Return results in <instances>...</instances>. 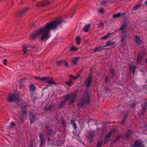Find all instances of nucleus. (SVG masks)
I'll return each instance as SVG.
<instances>
[{"label": "nucleus", "instance_id": "nucleus-40", "mask_svg": "<svg viewBox=\"0 0 147 147\" xmlns=\"http://www.w3.org/2000/svg\"><path fill=\"white\" fill-rule=\"evenodd\" d=\"M110 35V34H108L107 35L102 37L101 38L103 40H106L109 36Z\"/></svg>", "mask_w": 147, "mask_h": 147}, {"label": "nucleus", "instance_id": "nucleus-58", "mask_svg": "<svg viewBox=\"0 0 147 147\" xmlns=\"http://www.w3.org/2000/svg\"><path fill=\"white\" fill-rule=\"evenodd\" d=\"M19 118H20V120L22 121L23 120V119H22V117H19Z\"/></svg>", "mask_w": 147, "mask_h": 147}, {"label": "nucleus", "instance_id": "nucleus-32", "mask_svg": "<svg viewBox=\"0 0 147 147\" xmlns=\"http://www.w3.org/2000/svg\"><path fill=\"white\" fill-rule=\"evenodd\" d=\"M134 145L137 147H139L140 146V143L139 142L136 141L135 142Z\"/></svg>", "mask_w": 147, "mask_h": 147}, {"label": "nucleus", "instance_id": "nucleus-43", "mask_svg": "<svg viewBox=\"0 0 147 147\" xmlns=\"http://www.w3.org/2000/svg\"><path fill=\"white\" fill-rule=\"evenodd\" d=\"M57 143L59 146H61L63 144L62 142H61L60 140H58L57 141Z\"/></svg>", "mask_w": 147, "mask_h": 147}, {"label": "nucleus", "instance_id": "nucleus-21", "mask_svg": "<svg viewBox=\"0 0 147 147\" xmlns=\"http://www.w3.org/2000/svg\"><path fill=\"white\" fill-rule=\"evenodd\" d=\"M112 132V131H111L106 136V138H105V142H106L108 141L109 138L110 137V136H111V134Z\"/></svg>", "mask_w": 147, "mask_h": 147}, {"label": "nucleus", "instance_id": "nucleus-5", "mask_svg": "<svg viewBox=\"0 0 147 147\" xmlns=\"http://www.w3.org/2000/svg\"><path fill=\"white\" fill-rule=\"evenodd\" d=\"M126 24H123L122 26L119 28V30L121 31L119 33L120 36L123 37H126V33L127 32V29L126 28Z\"/></svg>", "mask_w": 147, "mask_h": 147}, {"label": "nucleus", "instance_id": "nucleus-55", "mask_svg": "<svg viewBox=\"0 0 147 147\" xmlns=\"http://www.w3.org/2000/svg\"><path fill=\"white\" fill-rule=\"evenodd\" d=\"M146 106H143L142 109H143V110H144L145 111L146 109Z\"/></svg>", "mask_w": 147, "mask_h": 147}, {"label": "nucleus", "instance_id": "nucleus-35", "mask_svg": "<svg viewBox=\"0 0 147 147\" xmlns=\"http://www.w3.org/2000/svg\"><path fill=\"white\" fill-rule=\"evenodd\" d=\"M109 70L112 76H114L115 75V70L114 68H110L109 69Z\"/></svg>", "mask_w": 147, "mask_h": 147}, {"label": "nucleus", "instance_id": "nucleus-48", "mask_svg": "<svg viewBox=\"0 0 147 147\" xmlns=\"http://www.w3.org/2000/svg\"><path fill=\"white\" fill-rule=\"evenodd\" d=\"M63 63H65V65L66 67H68V64L67 63L63 61Z\"/></svg>", "mask_w": 147, "mask_h": 147}, {"label": "nucleus", "instance_id": "nucleus-44", "mask_svg": "<svg viewBox=\"0 0 147 147\" xmlns=\"http://www.w3.org/2000/svg\"><path fill=\"white\" fill-rule=\"evenodd\" d=\"M19 86L20 87H22L23 85L22 84V81L21 80H20L19 81Z\"/></svg>", "mask_w": 147, "mask_h": 147}, {"label": "nucleus", "instance_id": "nucleus-3", "mask_svg": "<svg viewBox=\"0 0 147 147\" xmlns=\"http://www.w3.org/2000/svg\"><path fill=\"white\" fill-rule=\"evenodd\" d=\"M6 99L7 101L10 102H15L18 103L20 101L19 95L16 94H8Z\"/></svg>", "mask_w": 147, "mask_h": 147}, {"label": "nucleus", "instance_id": "nucleus-38", "mask_svg": "<svg viewBox=\"0 0 147 147\" xmlns=\"http://www.w3.org/2000/svg\"><path fill=\"white\" fill-rule=\"evenodd\" d=\"M108 3V1H106L105 0H103L101 3V4L102 5H106V4Z\"/></svg>", "mask_w": 147, "mask_h": 147}, {"label": "nucleus", "instance_id": "nucleus-18", "mask_svg": "<svg viewBox=\"0 0 147 147\" xmlns=\"http://www.w3.org/2000/svg\"><path fill=\"white\" fill-rule=\"evenodd\" d=\"M126 37H121V47H124L125 45L126 42Z\"/></svg>", "mask_w": 147, "mask_h": 147}, {"label": "nucleus", "instance_id": "nucleus-45", "mask_svg": "<svg viewBox=\"0 0 147 147\" xmlns=\"http://www.w3.org/2000/svg\"><path fill=\"white\" fill-rule=\"evenodd\" d=\"M140 6L139 5H136L134 7V10H137L139 9L140 8Z\"/></svg>", "mask_w": 147, "mask_h": 147}, {"label": "nucleus", "instance_id": "nucleus-24", "mask_svg": "<svg viewBox=\"0 0 147 147\" xmlns=\"http://www.w3.org/2000/svg\"><path fill=\"white\" fill-rule=\"evenodd\" d=\"M28 48V47L26 45H23L22 47V51H23V54H26V53L27 51V49Z\"/></svg>", "mask_w": 147, "mask_h": 147}, {"label": "nucleus", "instance_id": "nucleus-36", "mask_svg": "<svg viewBox=\"0 0 147 147\" xmlns=\"http://www.w3.org/2000/svg\"><path fill=\"white\" fill-rule=\"evenodd\" d=\"M104 26V24L102 21H100V23L98 24V27L99 28H101Z\"/></svg>", "mask_w": 147, "mask_h": 147}, {"label": "nucleus", "instance_id": "nucleus-53", "mask_svg": "<svg viewBox=\"0 0 147 147\" xmlns=\"http://www.w3.org/2000/svg\"><path fill=\"white\" fill-rule=\"evenodd\" d=\"M125 119H124V120L122 121L121 122V125H124L125 123Z\"/></svg>", "mask_w": 147, "mask_h": 147}, {"label": "nucleus", "instance_id": "nucleus-49", "mask_svg": "<svg viewBox=\"0 0 147 147\" xmlns=\"http://www.w3.org/2000/svg\"><path fill=\"white\" fill-rule=\"evenodd\" d=\"M105 81L106 82H109V77L108 76H106L105 78Z\"/></svg>", "mask_w": 147, "mask_h": 147}, {"label": "nucleus", "instance_id": "nucleus-10", "mask_svg": "<svg viewBox=\"0 0 147 147\" xmlns=\"http://www.w3.org/2000/svg\"><path fill=\"white\" fill-rule=\"evenodd\" d=\"M144 54L143 51H141L140 53L138 55L137 58V63L140 64L143 58V55Z\"/></svg>", "mask_w": 147, "mask_h": 147}, {"label": "nucleus", "instance_id": "nucleus-14", "mask_svg": "<svg viewBox=\"0 0 147 147\" xmlns=\"http://www.w3.org/2000/svg\"><path fill=\"white\" fill-rule=\"evenodd\" d=\"M29 90L31 92V94H33L35 91V87L34 84H31L30 86Z\"/></svg>", "mask_w": 147, "mask_h": 147}, {"label": "nucleus", "instance_id": "nucleus-22", "mask_svg": "<svg viewBox=\"0 0 147 147\" xmlns=\"http://www.w3.org/2000/svg\"><path fill=\"white\" fill-rule=\"evenodd\" d=\"M122 15V14L120 12L118 13L117 14H114L113 15V18H118L121 16Z\"/></svg>", "mask_w": 147, "mask_h": 147}, {"label": "nucleus", "instance_id": "nucleus-13", "mask_svg": "<svg viewBox=\"0 0 147 147\" xmlns=\"http://www.w3.org/2000/svg\"><path fill=\"white\" fill-rule=\"evenodd\" d=\"M45 79L44 80H45L47 82L49 83V84L50 85L52 84H56L55 82L53 81H52V78L51 77L49 78H46L45 77Z\"/></svg>", "mask_w": 147, "mask_h": 147}, {"label": "nucleus", "instance_id": "nucleus-19", "mask_svg": "<svg viewBox=\"0 0 147 147\" xmlns=\"http://www.w3.org/2000/svg\"><path fill=\"white\" fill-rule=\"evenodd\" d=\"M79 57H75L73 58L71 60L72 63L74 65L77 64V62L78 61V60L79 59Z\"/></svg>", "mask_w": 147, "mask_h": 147}, {"label": "nucleus", "instance_id": "nucleus-15", "mask_svg": "<svg viewBox=\"0 0 147 147\" xmlns=\"http://www.w3.org/2000/svg\"><path fill=\"white\" fill-rule=\"evenodd\" d=\"M131 130L129 129L128 130L125 135V137L127 139L129 138L131 136Z\"/></svg>", "mask_w": 147, "mask_h": 147}, {"label": "nucleus", "instance_id": "nucleus-16", "mask_svg": "<svg viewBox=\"0 0 147 147\" xmlns=\"http://www.w3.org/2000/svg\"><path fill=\"white\" fill-rule=\"evenodd\" d=\"M135 42L138 45H140L141 43L140 37L138 36H136Z\"/></svg>", "mask_w": 147, "mask_h": 147}, {"label": "nucleus", "instance_id": "nucleus-7", "mask_svg": "<svg viewBox=\"0 0 147 147\" xmlns=\"http://www.w3.org/2000/svg\"><path fill=\"white\" fill-rule=\"evenodd\" d=\"M128 67L130 72H132V74L134 75L135 71L137 69L136 65L133 64H130L128 65Z\"/></svg>", "mask_w": 147, "mask_h": 147}, {"label": "nucleus", "instance_id": "nucleus-9", "mask_svg": "<svg viewBox=\"0 0 147 147\" xmlns=\"http://www.w3.org/2000/svg\"><path fill=\"white\" fill-rule=\"evenodd\" d=\"M29 119L31 123H33L35 122L36 117L34 114L33 113H30L29 115Z\"/></svg>", "mask_w": 147, "mask_h": 147}, {"label": "nucleus", "instance_id": "nucleus-61", "mask_svg": "<svg viewBox=\"0 0 147 147\" xmlns=\"http://www.w3.org/2000/svg\"><path fill=\"white\" fill-rule=\"evenodd\" d=\"M105 90H109L108 88H107V87L105 88Z\"/></svg>", "mask_w": 147, "mask_h": 147}, {"label": "nucleus", "instance_id": "nucleus-23", "mask_svg": "<svg viewBox=\"0 0 147 147\" xmlns=\"http://www.w3.org/2000/svg\"><path fill=\"white\" fill-rule=\"evenodd\" d=\"M90 27V24L86 25L83 28V30L84 32H86L88 31V29Z\"/></svg>", "mask_w": 147, "mask_h": 147}, {"label": "nucleus", "instance_id": "nucleus-20", "mask_svg": "<svg viewBox=\"0 0 147 147\" xmlns=\"http://www.w3.org/2000/svg\"><path fill=\"white\" fill-rule=\"evenodd\" d=\"M21 111L23 116H26L27 114V110L24 107L22 108Z\"/></svg>", "mask_w": 147, "mask_h": 147}, {"label": "nucleus", "instance_id": "nucleus-30", "mask_svg": "<svg viewBox=\"0 0 147 147\" xmlns=\"http://www.w3.org/2000/svg\"><path fill=\"white\" fill-rule=\"evenodd\" d=\"M76 43L78 45L80 44V38L79 36H78L76 38Z\"/></svg>", "mask_w": 147, "mask_h": 147}, {"label": "nucleus", "instance_id": "nucleus-4", "mask_svg": "<svg viewBox=\"0 0 147 147\" xmlns=\"http://www.w3.org/2000/svg\"><path fill=\"white\" fill-rule=\"evenodd\" d=\"M77 96L76 93L74 92L65 95V100H69V105H70L74 102Z\"/></svg>", "mask_w": 147, "mask_h": 147}, {"label": "nucleus", "instance_id": "nucleus-39", "mask_svg": "<svg viewBox=\"0 0 147 147\" xmlns=\"http://www.w3.org/2000/svg\"><path fill=\"white\" fill-rule=\"evenodd\" d=\"M61 123H62V124L63 125V126L64 127H66V126H67L66 123L65 121L63 119L61 120Z\"/></svg>", "mask_w": 147, "mask_h": 147}, {"label": "nucleus", "instance_id": "nucleus-37", "mask_svg": "<svg viewBox=\"0 0 147 147\" xmlns=\"http://www.w3.org/2000/svg\"><path fill=\"white\" fill-rule=\"evenodd\" d=\"M53 132V130L51 129H48L47 131V133L48 135H50Z\"/></svg>", "mask_w": 147, "mask_h": 147}, {"label": "nucleus", "instance_id": "nucleus-62", "mask_svg": "<svg viewBox=\"0 0 147 147\" xmlns=\"http://www.w3.org/2000/svg\"><path fill=\"white\" fill-rule=\"evenodd\" d=\"M145 4L147 5V1L145 2Z\"/></svg>", "mask_w": 147, "mask_h": 147}, {"label": "nucleus", "instance_id": "nucleus-29", "mask_svg": "<svg viewBox=\"0 0 147 147\" xmlns=\"http://www.w3.org/2000/svg\"><path fill=\"white\" fill-rule=\"evenodd\" d=\"M103 142L102 140H100L98 141L96 147H101Z\"/></svg>", "mask_w": 147, "mask_h": 147}, {"label": "nucleus", "instance_id": "nucleus-27", "mask_svg": "<svg viewBox=\"0 0 147 147\" xmlns=\"http://www.w3.org/2000/svg\"><path fill=\"white\" fill-rule=\"evenodd\" d=\"M66 100H65H65H64L61 101L59 105V108H60L62 107H63L64 105L65 104L67 103V102L66 101Z\"/></svg>", "mask_w": 147, "mask_h": 147}, {"label": "nucleus", "instance_id": "nucleus-56", "mask_svg": "<svg viewBox=\"0 0 147 147\" xmlns=\"http://www.w3.org/2000/svg\"><path fill=\"white\" fill-rule=\"evenodd\" d=\"M69 77L70 78H74V76L72 75H70L69 76Z\"/></svg>", "mask_w": 147, "mask_h": 147}, {"label": "nucleus", "instance_id": "nucleus-17", "mask_svg": "<svg viewBox=\"0 0 147 147\" xmlns=\"http://www.w3.org/2000/svg\"><path fill=\"white\" fill-rule=\"evenodd\" d=\"M71 123L74 129L76 130L77 128V125L76 123L73 120H70Z\"/></svg>", "mask_w": 147, "mask_h": 147}, {"label": "nucleus", "instance_id": "nucleus-11", "mask_svg": "<svg viewBox=\"0 0 147 147\" xmlns=\"http://www.w3.org/2000/svg\"><path fill=\"white\" fill-rule=\"evenodd\" d=\"M49 3L50 2L48 1H43L39 2L38 5L39 7H43L49 5Z\"/></svg>", "mask_w": 147, "mask_h": 147}, {"label": "nucleus", "instance_id": "nucleus-64", "mask_svg": "<svg viewBox=\"0 0 147 147\" xmlns=\"http://www.w3.org/2000/svg\"><path fill=\"white\" fill-rule=\"evenodd\" d=\"M146 126L147 127V124H146Z\"/></svg>", "mask_w": 147, "mask_h": 147}, {"label": "nucleus", "instance_id": "nucleus-42", "mask_svg": "<svg viewBox=\"0 0 147 147\" xmlns=\"http://www.w3.org/2000/svg\"><path fill=\"white\" fill-rule=\"evenodd\" d=\"M27 10V9L26 8L22 9L21 11H20V12L21 14H23L25 11Z\"/></svg>", "mask_w": 147, "mask_h": 147}, {"label": "nucleus", "instance_id": "nucleus-31", "mask_svg": "<svg viewBox=\"0 0 147 147\" xmlns=\"http://www.w3.org/2000/svg\"><path fill=\"white\" fill-rule=\"evenodd\" d=\"M39 137L40 138V142H43L44 140V138L43 135L41 133L39 134Z\"/></svg>", "mask_w": 147, "mask_h": 147}, {"label": "nucleus", "instance_id": "nucleus-8", "mask_svg": "<svg viewBox=\"0 0 147 147\" xmlns=\"http://www.w3.org/2000/svg\"><path fill=\"white\" fill-rule=\"evenodd\" d=\"M88 136H87V139L90 143L93 142V138L94 136V133L93 132H88Z\"/></svg>", "mask_w": 147, "mask_h": 147}, {"label": "nucleus", "instance_id": "nucleus-60", "mask_svg": "<svg viewBox=\"0 0 147 147\" xmlns=\"http://www.w3.org/2000/svg\"><path fill=\"white\" fill-rule=\"evenodd\" d=\"M74 79H77L78 78V77H76V76H75V77H74V78H73Z\"/></svg>", "mask_w": 147, "mask_h": 147}, {"label": "nucleus", "instance_id": "nucleus-34", "mask_svg": "<svg viewBox=\"0 0 147 147\" xmlns=\"http://www.w3.org/2000/svg\"><path fill=\"white\" fill-rule=\"evenodd\" d=\"M34 78L36 80H39L41 81H43L45 79V77L40 78L37 76H35L34 77Z\"/></svg>", "mask_w": 147, "mask_h": 147}, {"label": "nucleus", "instance_id": "nucleus-26", "mask_svg": "<svg viewBox=\"0 0 147 147\" xmlns=\"http://www.w3.org/2000/svg\"><path fill=\"white\" fill-rule=\"evenodd\" d=\"M115 44V42H111L110 41L107 42L106 45L104 46V47H107L110 45H112Z\"/></svg>", "mask_w": 147, "mask_h": 147}, {"label": "nucleus", "instance_id": "nucleus-54", "mask_svg": "<svg viewBox=\"0 0 147 147\" xmlns=\"http://www.w3.org/2000/svg\"><path fill=\"white\" fill-rule=\"evenodd\" d=\"M43 142H40V144L39 145V147H42L43 146Z\"/></svg>", "mask_w": 147, "mask_h": 147}, {"label": "nucleus", "instance_id": "nucleus-12", "mask_svg": "<svg viewBox=\"0 0 147 147\" xmlns=\"http://www.w3.org/2000/svg\"><path fill=\"white\" fill-rule=\"evenodd\" d=\"M55 107V104H52L51 105H50L48 107H46L44 109V111H49L53 109Z\"/></svg>", "mask_w": 147, "mask_h": 147}, {"label": "nucleus", "instance_id": "nucleus-47", "mask_svg": "<svg viewBox=\"0 0 147 147\" xmlns=\"http://www.w3.org/2000/svg\"><path fill=\"white\" fill-rule=\"evenodd\" d=\"M98 12L99 13H102L103 12V9L102 8H101L98 10Z\"/></svg>", "mask_w": 147, "mask_h": 147}, {"label": "nucleus", "instance_id": "nucleus-33", "mask_svg": "<svg viewBox=\"0 0 147 147\" xmlns=\"http://www.w3.org/2000/svg\"><path fill=\"white\" fill-rule=\"evenodd\" d=\"M78 49L74 46H72L70 48V50L72 51H75L78 50Z\"/></svg>", "mask_w": 147, "mask_h": 147}, {"label": "nucleus", "instance_id": "nucleus-63", "mask_svg": "<svg viewBox=\"0 0 147 147\" xmlns=\"http://www.w3.org/2000/svg\"><path fill=\"white\" fill-rule=\"evenodd\" d=\"M145 62L147 64V58L146 59L145 61Z\"/></svg>", "mask_w": 147, "mask_h": 147}, {"label": "nucleus", "instance_id": "nucleus-57", "mask_svg": "<svg viewBox=\"0 0 147 147\" xmlns=\"http://www.w3.org/2000/svg\"><path fill=\"white\" fill-rule=\"evenodd\" d=\"M144 106H145L146 107H147V102H145L144 103Z\"/></svg>", "mask_w": 147, "mask_h": 147}, {"label": "nucleus", "instance_id": "nucleus-50", "mask_svg": "<svg viewBox=\"0 0 147 147\" xmlns=\"http://www.w3.org/2000/svg\"><path fill=\"white\" fill-rule=\"evenodd\" d=\"M7 61V60L6 59H4L3 60V64L5 65H6Z\"/></svg>", "mask_w": 147, "mask_h": 147}, {"label": "nucleus", "instance_id": "nucleus-41", "mask_svg": "<svg viewBox=\"0 0 147 147\" xmlns=\"http://www.w3.org/2000/svg\"><path fill=\"white\" fill-rule=\"evenodd\" d=\"M56 64L58 66L61 65L62 64H63V61H57L56 62Z\"/></svg>", "mask_w": 147, "mask_h": 147}, {"label": "nucleus", "instance_id": "nucleus-25", "mask_svg": "<svg viewBox=\"0 0 147 147\" xmlns=\"http://www.w3.org/2000/svg\"><path fill=\"white\" fill-rule=\"evenodd\" d=\"M71 79L68 80V81L65 82V83L68 86H71L73 84V83L71 81Z\"/></svg>", "mask_w": 147, "mask_h": 147}, {"label": "nucleus", "instance_id": "nucleus-1", "mask_svg": "<svg viewBox=\"0 0 147 147\" xmlns=\"http://www.w3.org/2000/svg\"><path fill=\"white\" fill-rule=\"evenodd\" d=\"M61 18H58L56 20L47 23L44 27L41 28L35 33L31 34L29 38L33 40L40 37L39 40L41 42L44 41H46L51 37V35L49 34L50 31L56 29L57 26L61 23Z\"/></svg>", "mask_w": 147, "mask_h": 147}, {"label": "nucleus", "instance_id": "nucleus-28", "mask_svg": "<svg viewBox=\"0 0 147 147\" xmlns=\"http://www.w3.org/2000/svg\"><path fill=\"white\" fill-rule=\"evenodd\" d=\"M104 47V46L102 47H96L95 49V52L99 51H100L103 49Z\"/></svg>", "mask_w": 147, "mask_h": 147}, {"label": "nucleus", "instance_id": "nucleus-46", "mask_svg": "<svg viewBox=\"0 0 147 147\" xmlns=\"http://www.w3.org/2000/svg\"><path fill=\"white\" fill-rule=\"evenodd\" d=\"M29 147H33V142L32 141H30Z\"/></svg>", "mask_w": 147, "mask_h": 147}, {"label": "nucleus", "instance_id": "nucleus-2", "mask_svg": "<svg viewBox=\"0 0 147 147\" xmlns=\"http://www.w3.org/2000/svg\"><path fill=\"white\" fill-rule=\"evenodd\" d=\"M90 101V97L88 93L86 92L83 96L81 97V100L78 104V107L80 108L83 107L84 104L88 105Z\"/></svg>", "mask_w": 147, "mask_h": 147}, {"label": "nucleus", "instance_id": "nucleus-52", "mask_svg": "<svg viewBox=\"0 0 147 147\" xmlns=\"http://www.w3.org/2000/svg\"><path fill=\"white\" fill-rule=\"evenodd\" d=\"M10 125H12V126H15L16 125V124H15V123L13 121L11 122L10 123Z\"/></svg>", "mask_w": 147, "mask_h": 147}, {"label": "nucleus", "instance_id": "nucleus-6", "mask_svg": "<svg viewBox=\"0 0 147 147\" xmlns=\"http://www.w3.org/2000/svg\"><path fill=\"white\" fill-rule=\"evenodd\" d=\"M92 80V77L91 75H90L86 79L84 82L86 85V87L88 88L91 85Z\"/></svg>", "mask_w": 147, "mask_h": 147}, {"label": "nucleus", "instance_id": "nucleus-59", "mask_svg": "<svg viewBox=\"0 0 147 147\" xmlns=\"http://www.w3.org/2000/svg\"><path fill=\"white\" fill-rule=\"evenodd\" d=\"M47 140L48 141H49L51 140V139L50 138H47Z\"/></svg>", "mask_w": 147, "mask_h": 147}, {"label": "nucleus", "instance_id": "nucleus-51", "mask_svg": "<svg viewBox=\"0 0 147 147\" xmlns=\"http://www.w3.org/2000/svg\"><path fill=\"white\" fill-rule=\"evenodd\" d=\"M145 111L144 110H143V109H142L141 112V115H144L145 112Z\"/></svg>", "mask_w": 147, "mask_h": 147}]
</instances>
